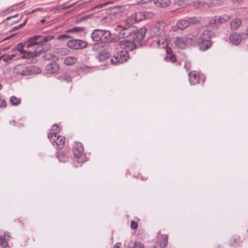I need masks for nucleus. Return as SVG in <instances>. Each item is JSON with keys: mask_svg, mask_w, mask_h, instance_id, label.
<instances>
[{"mask_svg": "<svg viewBox=\"0 0 248 248\" xmlns=\"http://www.w3.org/2000/svg\"><path fill=\"white\" fill-rule=\"evenodd\" d=\"M230 40L232 44L237 45L242 41V37L239 33H232L230 36Z\"/></svg>", "mask_w": 248, "mask_h": 248, "instance_id": "6ab92c4d", "label": "nucleus"}, {"mask_svg": "<svg viewBox=\"0 0 248 248\" xmlns=\"http://www.w3.org/2000/svg\"><path fill=\"white\" fill-rule=\"evenodd\" d=\"M77 59L75 57H67L65 59L64 61V63L67 65H71L74 64L77 62Z\"/></svg>", "mask_w": 248, "mask_h": 248, "instance_id": "cd10ccee", "label": "nucleus"}, {"mask_svg": "<svg viewBox=\"0 0 248 248\" xmlns=\"http://www.w3.org/2000/svg\"><path fill=\"white\" fill-rule=\"evenodd\" d=\"M138 225V223L137 222L134 221V220H132L130 223V227L131 229L133 230H135L137 228Z\"/></svg>", "mask_w": 248, "mask_h": 248, "instance_id": "58836bf2", "label": "nucleus"}, {"mask_svg": "<svg viewBox=\"0 0 248 248\" xmlns=\"http://www.w3.org/2000/svg\"><path fill=\"white\" fill-rule=\"evenodd\" d=\"M144 14H145L146 15V18H149L152 17L153 16V14L152 13H149V12H143Z\"/></svg>", "mask_w": 248, "mask_h": 248, "instance_id": "49530a36", "label": "nucleus"}, {"mask_svg": "<svg viewBox=\"0 0 248 248\" xmlns=\"http://www.w3.org/2000/svg\"><path fill=\"white\" fill-rule=\"evenodd\" d=\"M166 55L165 57V60L166 61L170 62H176V57L174 55L170 47H166Z\"/></svg>", "mask_w": 248, "mask_h": 248, "instance_id": "a211bd4d", "label": "nucleus"}, {"mask_svg": "<svg viewBox=\"0 0 248 248\" xmlns=\"http://www.w3.org/2000/svg\"><path fill=\"white\" fill-rule=\"evenodd\" d=\"M242 24V20L240 18H235L230 23V27L232 30L237 29Z\"/></svg>", "mask_w": 248, "mask_h": 248, "instance_id": "5701e85b", "label": "nucleus"}, {"mask_svg": "<svg viewBox=\"0 0 248 248\" xmlns=\"http://www.w3.org/2000/svg\"><path fill=\"white\" fill-rule=\"evenodd\" d=\"M6 106V103L4 100L0 97V108L5 107Z\"/></svg>", "mask_w": 248, "mask_h": 248, "instance_id": "37998d69", "label": "nucleus"}, {"mask_svg": "<svg viewBox=\"0 0 248 248\" xmlns=\"http://www.w3.org/2000/svg\"><path fill=\"white\" fill-rule=\"evenodd\" d=\"M212 35V31L209 30H205L202 34H200V43L199 45L200 46L202 49H207L211 46V44L210 39Z\"/></svg>", "mask_w": 248, "mask_h": 248, "instance_id": "f03ea898", "label": "nucleus"}, {"mask_svg": "<svg viewBox=\"0 0 248 248\" xmlns=\"http://www.w3.org/2000/svg\"><path fill=\"white\" fill-rule=\"evenodd\" d=\"M110 3H112V2H106V3H104L99 4V5L95 6L93 8V10H95L96 9H99L102 8L103 7L108 5V4H110Z\"/></svg>", "mask_w": 248, "mask_h": 248, "instance_id": "e433bc0d", "label": "nucleus"}, {"mask_svg": "<svg viewBox=\"0 0 248 248\" xmlns=\"http://www.w3.org/2000/svg\"><path fill=\"white\" fill-rule=\"evenodd\" d=\"M128 248H145L143 244L139 241L135 242L132 248L130 247Z\"/></svg>", "mask_w": 248, "mask_h": 248, "instance_id": "f704fd0d", "label": "nucleus"}, {"mask_svg": "<svg viewBox=\"0 0 248 248\" xmlns=\"http://www.w3.org/2000/svg\"><path fill=\"white\" fill-rule=\"evenodd\" d=\"M62 78L67 82H70L72 80V78L71 76L68 74H64L62 75Z\"/></svg>", "mask_w": 248, "mask_h": 248, "instance_id": "c9c22d12", "label": "nucleus"}, {"mask_svg": "<svg viewBox=\"0 0 248 248\" xmlns=\"http://www.w3.org/2000/svg\"><path fill=\"white\" fill-rule=\"evenodd\" d=\"M23 47H26V46H23L22 44H18L16 46V50L23 54L22 58L23 59H30L35 57V55L33 51H27Z\"/></svg>", "mask_w": 248, "mask_h": 248, "instance_id": "ddd939ff", "label": "nucleus"}, {"mask_svg": "<svg viewBox=\"0 0 248 248\" xmlns=\"http://www.w3.org/2000/svg\"><path fill=\"white\" fill-rule=\"evenodd\" d=\"M70 38V36L66 34H61L58 36L57 39L60 40H63Z\"/></svg>", "mask_w": 248, "mask_h": 248, "instance_id": "a19ab883", "label": "nucleus"}, {"mask_svg": "<svg viewBox=\"0 0 248 248\" xmlns=\"http://www.w3.org/2000/svg\"><path fill=\"white\" fill-rule=\"evenodd\" d=\"M151 0H139L137 1L138 3L140 4L147 3L150 1Z\"/></svg>", "mask_w": 248, "mask_h": 248, "instance_id": "de8ad7c7", "label": "nucleus"}, {"mask_svg": "<svg viewBox=\"0 0 248 248\" xmlns=\"http://www.w3.org/2000/svg\"><path fill=\"white\" fill-rule=\"evenodd\" d=\"M189 25V22L188 20L182 19L179 20L177 23V26L180 30H184Z\"/></svg>", "mask_w": 248, "mask_h": 248, "instance_id": "393cba45", "label": "nucleus"}, {"mask_svg": "<svg viewBox=\"0 0 248 248\" xmlns=\"http://www.w3.org/2000/svg\"><path fill=\"white\" fill-rule=\"evenodd\" d=\"M245 34L246 35L248 36V28H247L246 32L245 33H243V34Z\"/></svg>", "mask_w": 248, "mask_h": 248, "instance_id": "864d4df0", "label": "nucleus"}, {"mask_svg": "<svg viewBox=\"0 0 248 248\" xmlns=\"http://www.w3.org/2000/svg\"><path fill=\"white\" fill-rule=\"evenodd\" d=\"M72 149L74 155L77 158L78 162H83L86 161V155L84 152V148L81 143L75 142L73 143Z\"/></svg>", "mask_w": 248, "mask_h": 248, "instance_id": "7ed1b4c3", "label": "nucleus"}, {"mask_svg": "<svg viewBox=\"0 0 248 248\" xmlns=\"http://www.w3.org/2000/svg\"><path fill=\"white\" fill-rule=\"evenodd\" d=\"M26 23V21H25L23 24H21L19 25V26L15 27V29H19L21 28L22 27H23V26H24L25 25Z\"/></svg>", "mask_w": 248, "mask_h": 248, "instance_id": "09e8293b", "label": "nucleus"}, {"mask_svg": "<svg viewBox=\"0 0 248 248\" xmlns=\"http://www.w3.org/2000/svg\"><path fill=\"white\" fill-rule=\"evenodd\" d=\"M196 3L198 4V7L202 9H206L210 7L209 5L207 3L197 2Z\"/></svg>", "mask_w": 248, "mask_h": 248, "instance_id": "72a5a7b5", "label": "nucleus"}, {"mask_svg": "<svg viewBox=\"0 0 248 248\" xmlns=\"http://www.w3.org/2000/svg\"><path fill=\"white\" fill-rule=\"evenodd\" d=\"M62 5H60V6H58V7H57L55 8V9H56V10H60V9H62Z\"/></svg>", "mask_w": 248, "mask_h": 248, "instance_id": "603ef678", "label": "nucleus"}, {"mask_svg": "<svg viewBox=\"0 0 248 248\" xmlns=\"http://www.w3.org/2000/svg\"><path fill=\"white\" fill-rule=\"evenodd\" d=\"M185 68L187 71H188L191 68V63L189 62H186L185 64Z\"/></svg>", "mask_w": 248, "mask_h": 248, "instance_id": "79ce46f5", "label": "nucleus"}, {"mask_svg": "<svg viewBox=\"0 0 248 248\" xmlns=\"http://www.w3.org/2000/svg\"><path fill=\"white\" fill-rule=\"evenodd\" d=\"M230 19L229 16H215L211 21L212 24H219L226 22Z\"/></svg>", "mask_w": 248, "mask_h": 248, "instance_id": "dca6fc26", "label": "nucleus"}, {"mask_svg": "<svg viewBox=\"0 0 248 248\" xmlns=\"http://www.w3.org/2000/svg\"><path fill=\"white\" fill-rule=\"evenodd\" d=\"M154 4L160 7L168 6L170 3V0H153Z\"/></svg>", "mask_w": 248, "mask_h": 248, "instance_id": "4be33fe9", "label": "nucleus"}, {"mask_svg": "<svg viewBox=\"0 0 248 248\" xmlns=\"http://www.w3.org/2000/svg\"><path fill=\"white\" fill-rule=\"evenodd\" d=\"M10 235L8 232L5 233L3 236L0 237V244L3 248H5L7 246L8 241L10 240Z\"/></svg>", "mask_w": 248, "mask_h": 248, "instance_id": "412c9836", "label": "nucleus"}, {"mask_svg": "<svg viewBox=\"0 0 248 248\" xmlns=\"http://www.w3.org/2000/svg\"><path fill=\"white\" fill-rule=\"evenodd\" d=\"M2 60L5 62H7L9 60H12L14 57V55H10L8 56L3 55Z\"/></svg>", "mask_w": 248, "mask_h": 248, "instance_id": "4c0bfd02", "label": "nucleus"}, {"mask_svg": "<svg viewBox=\"0 0 248 248\" xmlns=\"http://www.w3.org/2000/svg\"><path fill=\"white\" fill-rule=\"evenodd\" d=\"M146 19V15L143 12L134 13L127 19L126 22L129 25L140 22Z\"/></svg>", "mask_w": 248, "mask_h": 248, "instance_id": "9d476101", "label": "nucleus"}, {"mask_svg": "<svg viewBox=\"0 0 248 248\" xmlns=\"http://www.w3.org/2000/svg\"><path fill=\"white\" fill-rule=\"evenodd\" d=\"M51 130L52 131L49 133H52L54 136L55 135H58V133L60 132V129L57 124H54L52 126Z\"/></svg>", "mask_w": 248, "mask_h": 248, "instance_id": "7c9ffc66", "label": "nucleus"}, {"mask_svg": "<svg viewBox=\"0 0 248 248\" xmlns=\"http://www.w3.org/2000/svg\"><path fill=\"white\" fill-rule=\"evenodd\" d=\"M200 79V73L196 71H192L189 74V80L191 85L198 83Z\"/></svg>", "mask_w": 248, "mask_h": 248, "instance_id": "4468645a", "label": "nucleus"}, {"mask_svg": "<svg viewBox=\"0 0 248 248\" xmlns=\"http://www.w3.org/2000/svg\"><path fill=\"white\" fill-rule=\"evenodd\" d=\"M156 43L159 47H166L167 45V41L165 35L163 34V36H161V37L156 41Z\"/></svg>", "mask_w": 248, "mask_h": 248, "instance_id": "b1692460", "label": "nucleus"}, {"mask_svg": "<svg viewBox=\"0 0 248 248\" xmlns=\"http://www.w3.org/2000/svg\"><path fill=\"white\" fill-rule=\"evenodd\" d=\"M85 30V28L77 27L72 28L69 30H67L66 31V33H73L74 34H78L79 33L84 32Z\"/></svg>", "mask_w": 248, "mask_h": 248, "instance_id": "bb28decb", "label": "nucleus"}, {"mask_svg": "<svg viewBox=\"0 0 248 248\" xmlns=\"http://www.w3.org/2000/svg\"><path fill=\"white\" fill-rule=\"evenodd\" d=\"M54 38V36L52 35H47L46 36L44 37L43 38H41L40 40V42L41 44H46L51 40H52Z\"/></svg>", "mask_w": 248, "mask_h": 248, "instance_id": "c756f323", "label": "nucleus"}, {"mask_svg": "<svg viewBox=\"0 0 248 248\" xmlns=\"http://www.w3.org/2000/svg\"><path fill=\"white\" fill-rule=\"evenodd\" d=\"M3 57V56H0V61L2 60V58Z\"/></svg>", "mask_w": 248, "mask_h": 248, "instance_id": "4d7b16f0", "label": "nucleus"}, {"mask_svg": "<svg viewBox=\"0 0 248 248\" xmlns=\"http://www.w3.org/2000/svg\"><path fill=\"white\" fill-rule=\"evenodd\" d=\"M6 10H7V11L9 12V14L13 12L14 10V9L13 7H9V8L6 9Z\"/></svg>", "mask_w": 248, "mask_h": 248, "instance_id": "3c124183", "label": "nucleus"}, {"mask_svg": "<svg viewBox=\"0 0 248 248\" xmlns=\"http://www.w3.org/2000/svg\"><path fill=\"white\" fill-rule=\"evenodd\" d=\"M186 36L190 45L195 46L199 45L200 31L199 30H194Z\"/></svg>", "mask_w": 248, "mask_h": 248, "instance_id": "1a4fd4ad", "label": "nucleus"}, {"mask_svg": "<svg viewBox=\"0 0 248 248\" xmlns=\"http://www.w3.org/2000/svg\"><path fill=\"white\" fill-rule=\"evenodd\" d=\"M2 85L1 84H0V90L2 89Z\"/></svg>", "mask_w": 248, "mask_h": 248, "instance_id": "6e6d98bb", "label": "nucleus"}, {"mask_svg": "<svg viewBox=\"0 0 248 248\" xmlns=\"http://www.w3.org/2000/svg\"><path fill=\"white\" fill-rule=\"evenodd\" d=\"M10 102L13 105H17L20 104V99L16 96H12L10 98Z\"/></svg>", "mask_w": 248, "mask_h": 248, "instance_id": "473e14b6", "label": "nucleus"}, {"mask_svg": "<svg viewBox=\"0 0 248 248\" xmlns=\"http://www.w3.org/2000/svg\"><path fill=\"white\" fill-rule=\"evenodd\" d=\"M147 28L145 27H142L139 31L135 33L134 39L137 42H140L143 40L145 37V33L147 31Z\"/></svg>", "mask_w": 248, "mask_h": 248, "instance_id": "2eb2a0df", "label": "nucleus"}, {"mask_svg": "<svg viewBox=\"0 0 248 248\" xmlns=\"http://www.w3.org/2000/svg\"><path fill=\"white\" fill-rule=\"evenodd\" d=\"M68 47L74 49H80L85 48L87 43L82 40L72 39L68 41Z\"/></svg>", "mask_w": 248, "mask_h": 248, "instance_id": "6e6552de", "label": "nucleus"}, {"mask_svg": "<svg viewBox=\"0 0 248 248\" xmlns=\"http://www.w3.org/2000/svg\"><path fill=\"white\" fill-rule=\"evenodd\" d=\"M173 42L177 47L180 49H185L190 45L186 36L174 37Z\"/></svg>", "mask_w": 248, "mask_h": 248, "instance_id": "0eeeda50", "label": "nucleus"}, {"mask_svg": "<svg viewBox=\"0 0 248 248\" xmlns=\"http://www.w3.org/2000/svg\"><path fill=\"white\" fill-rule=\"evenodd\" d=\"M91 37L95 42H111L112 35L108 31L97 29L92 32Z\"/></svg>", "mask_w": 248, "mask_h": 248, "instance_id": "f257e3e1", "label": "nucleus"}, {"mask_svg": "<svg viewBox=\"0 0 248 248\" xmlns=\"http://www.w3.org/2000/svg\"><path fill=\"white\" fill-rule=\"evenodd\" d=\"M47 137L52 143L56 146L58 149H61L63 147L65 140L64 137L59 134L53 136L52 133H48Z\"/></svg>", "mask_w": 248, "mask_h": 248, "instance_id": "39448f33", "label": "nucleus"}, {"mask_svg": "<svg viewBox=\"0 0 248 248\" xmlns=\"http://www.w3.org/2000/svg\"><path fill=\"white\" fill-rule=\"evenodd\" d=\"M45 21H46L45 19H42V20H41V23H45Z\"/></svg>", "mask_w": 248, "mask_h": 248, "instance_id": "5fc2aeb1", "label": "nucleus"}, {"mask_svg": "<svg viewBox=\"0 0 248 248\" xmlns=\"http://www.w3.org/2000/svg\"><path fill=\"white\" fill-rule=\"evenodd\" d=\"M43 10V8H37V9H35L32 11H31V12H30V13L27 14V15H30V14H33L36 12H38V11H42Z\"/></svg>", "mask_w": 248, "mask_h": 248, "instance_id": "c03bdc74", "label": "nucleus"}, {"mask_svg": "<svg viewBox=\"0 0 248 248\" xmlns=\"http://www.w3.org/2000/svg\"><path fill=\"white\" fill-rule=\"evenodd\" d=\"M168 239L167 235L162 234L161 235L160 237L159 238V246L161 248H165L168 245Z\"/></svg>", "mask_w": 248, "mask_h": 248, "instance_id": "a878e982", "label": "nucleus"}, {"mask_svg": "<svg viewBox=\"0 0 248 248\" xmlns=\"http://www.w3.org/2000/svg\"><path fill=\"white\" fill-rule=\"evenodd\" d=\"M121 246L122 244L121 243H117L114 245L113 248H121Z\"/></svg>", "mask_w": 248, "mask_h": 248, "instance_id": "8fccbe9b", "label": "nucleus"}, {"mask_svg": "<svg viewBox=\"0 0 248 248\" xmlns=\"http://www.w3.org/2000/svg\"><path fill=\"white\" fill-rule=\"evenodd\" d=\"M117 52L114 55L111 59V62L114 64L122 63L126 61L129 56L126 51H123L118 48Z\"/></svg>", "mask_w": 248, "mask_h": 248, "instance_id": "20e7f679", "label": "nucleus"}, {"mask_svg": "<svg viewBox=\"0 0 248 248\" xmlns=\"http://www.w3.org/2000/svg\"><path fill=\"white\" fill-rule=\"evenodd\" d=\"M188 22H189V24H197L199 22V20L196 19L195 17H191L189 19V20H188Z\"/></svg>", "mask_w": 248, "mask_h": 248, "instance_id": "ea45409f", "label": "nucleus"}, {"mask_svg": "<svg viewBox=\"0 0 248 248\" xmlns=\"http://www.w3.org/2000/svg\"><path fill=\"white\" fill-rule=\"evenodd\" d=\"M118 27L120 28L118 35L117 36H115L114 37L112 36L111 42H118L121 38H124L125 37L128 36L130 34V31L128 28H123L120 25H118Z\"/></svg>", "mask_w": 248, "mask_h": 248, "instance_id": "9b49d317", "label": "nucleus"}, {"mask_svg": "<svg viewBox=\"0 0 248 248\" xmlns=\"http://www.w3.org/2000/svg\"><path fill=\"white\" fill-rule=\"evenodd\" d=\"M22 15H20V14H16L13 16L7 17L5 19L4 22H6L7 21H8L10 19H13L12 24L16 23L18 21H19V20H20V19L22 18Z\"/></svg>", "mask_w": 248, "mask_h": 248, "instance_id": "c85d7f7f", "label": "nucleus"}, {"mask_svg": "<svg viewBox=\"0 0 248 248\" xmlns=\"http://www.w3.org/2000/svg\"><path fill=\"white\" fill-rule=\"evenodd\" d=\"M43 44H41L40 45L38 46L35 50L33 52L34 54L35 55V57L38 56L41 52L43 51Z\"/></svg>", "mask_w": 248, "mask_h": 248, "instance_id": "2f4dec72", "label": "nucleus"}, {"mask_svg": "<svg viewBox=\"0 0 248 248\" xmlns=\"http://www.w3.org/2000/svg\"><path fill=\"white\" fill-rule=\"evenodd\" d=\"M119 46L120 49L123 51H126L127 53L128 51H132L136 47L135 44L132 41L125 39L120 42Z\"/></svg>", "mask_w": 248, "mask_h": 248, "instance_id": "f8f14e48", "label": "nucleus"}, {"mask_svg": "<svg viewBox=\"0 0 248 248\" xmlns=\"http://www.w3.org/2000/svg\"><path fill=\"white\" fill-rule=\"evenodd\" d=\"M46 67V71L50 73H56L60 69L59 65L55 62L47 64Z\"/></svg>", "mask_w": 248, "mask_h": 248, "instance_id": "aec40b11", "label": "nucleus"}, {"mask_svg": "<svg viewBox=\"0 0 248 248\" xmlns=\"http://www.w3.org/2000/svg\"><path fill=\"white\" fill-rule=\"evenodd\" d=\"M36 69V73H40V70L34 66L27 67L24 65H18L15 68V71L17 74L26 76L33 72L34 70Z\"/></svg>", "mask_w": 248, "mask_h": 248, "instance_id": "423d86ee", "label": "nucleus"}, {"mask_svg": "<svg viewBox=\"0 0 248 248\" xmlns=\"http://www.w3.org/2000/svg\"><path fill=\"white\" fill-rule=\"evenodd\" d=\"M8 14H9V12L5 9L0 13V16L3 17Z\"/></svg>", "mask_w": 248, "mask_h": 248, "instance_id": "a18cd8bd", "label": "nucleus"}, {"mask_svg": "<svg viewBox=\"0 0 248 248\" xmlns=\"http://www.w3.org/2000/svg\"><path fill=\"white\" fill-rule=\"evenodd\" d=\"M41 36L37 35L34 36L31 38L26 46V48L29 49L31 47H33L34 46H36L38 44H40V40H41Z\"/></svg>", "mask_w": 248, "mask_h": 248, "instance_id": "f3484780", "label": "nucleus"}]
</instances>
